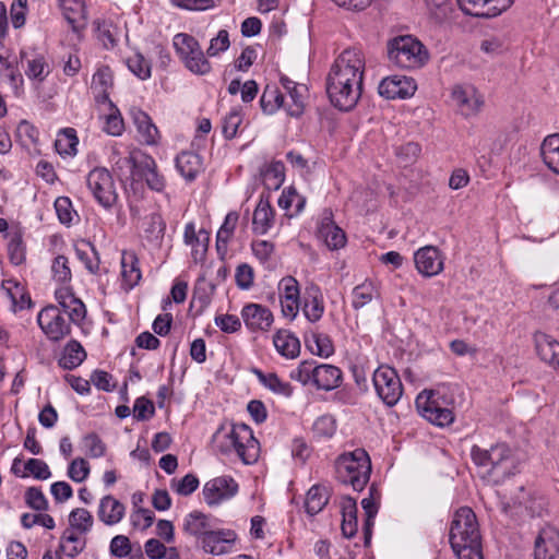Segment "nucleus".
<instances>
[{"mask_svg": "<svg viewBox=\"0 0 559 559\" xmlns=\"http://www.w3.org/2000/svg\"><path fill=\"white\" fill-rule=\"evenodd\" d=\"M365 69V56L357 48L345 49L336 57L326 76V93L335 108H355L361 97Z\"/></svg>", "mask_w": 559, "mask_h": 559, "instance_id": "obj_1", "label": "nucleus"}, {"mask_svg": "<svg viewBox=\"0 0 559 559\" xmlns=\"http://www.w3.org/2000/svg\"><path fill=\"white\" fill-rule=\"evenodd\" d=\"M449 538L459 559H483L478 523L471 508L463 507L454 513Z\"/></svg>", "mask_w": 559, "mask_h": 559, "instance_id": "obj_2", "label": "nucleus"}, {"mask_svg": "<svg viewBox=\"0 0 559 559\" xmlns=\"http://www.w3.org/2000/svg\"><path fill=\"white\" fill-rule=\"evenodd\" d=\"M213 442L222 454L236 453L245 464L255 463L260 455V443L246 424H234L229 429L219 428Z\"/></svg>", "mask_w": 559, "mask_h": 559, "instance_id": "obj_3", "label": "nucleus"}, {"mask_svg": "<svg viewBox=\"0 0 559 559\" xmlns=\"http://www.w3.org/2000/svg\"><path fill=\"white\" fill-rule=\"evenodd\" d=\"M471 457L479 467L490 466L489 473L497 480H503L520 472V461L506 443H497L490 449L473 445Z\"/></svg>", "mask_w": 559, "mask_h": 559, "instance_id": "obj_4", "label": "nucleus"}, {"mask_svg": "<svg viewBox=\"0 0 559 559\" xmlns=\"http://www.w3.org/2000/svg\"><path fill=\"white\" fill-rule=\"evenodd\" d=\"M371 473L370 457L365 449L358 448L344 452L335 461L336 478L354 490L361 491L369 481Z\"/></svg>", "mask_w": 559, "mask_h": 559, "instance_id": "obj_5", "label": "nucleus"}, {"mask_svg": "<svg viewBox=\"0 0 559 559\" xmlns=\"http://www.w3.org/2000/svg\"><path fill=\"white\" fill-rule=\"evenodd\" d=\"M415 403L419 414L436 426L445 427L454 421V400L443 390L424 391Z\"/></svg>", "mask_w": 559, "mask_h": 559, "instance_id": "obj_6", "label": "nucleus"}, {"mask_svg": "<svg viewBox=\"0 0 559 559\" xmlns=\"http://www.w3.org/2000/svg\"><path fill=\"white\" fill-rule=\"evenodd\" d=\"M388 58L402 69H418L428 60L425 46L411 35L396 36L388 41Z\"/></svg>", "mask_w": 559, "mask_h": 559, "instance_id": "obj_7", "label": "nucleus"}, {"mask_svg": "<svg viewBox=\"0 0 559 559\" xmlns=\"http://www.w3.org/2000/svg\"><path fill=\"white\" fill-rule=\"evenodd\" d=\"M173 45L179 59L191 73L206 75L212 71L211 62L192 35L178 33L174 36Z\"/></svg>", "mask_w": 559, "mask_h": 559, "instance_id": "obj_8", "label": "nucleus"}, {"mask_svg": "<svg viewBox=\"0 0 559 559\" xmlns=\"http://www.w3.org/2000/svg\"><path fill=\"white\" fill-rule=\"evenodd\" d=\"M86 186L94 200L104 210L110 211L119 204V193L111 173L105 167H95L86 176Z\"/></svg>", "mask_w": 559, "mask_h": 559, "instance_id": "obj_9", "label": "nucleus"}, {"mask_svg": "<svg viewBox=\"0 0 559 559\" xmlns=\"http://www.w3.org/2000/svg\"><path fill=\"white\" fill-rule=\"evenodd\" d=\"M372 382L378 396L388 406H394L403 394L401 379L394 368L382 365L372 374Z\"/></svg>", "mask_w": 559, "mask_h": 559, "instance_id": "obj_10", "label": "nucleus"}, {"mask_svg": "<svg viewBox=\"0 0 559 559\" xmlns=\"http://www.w3.org/2000/svg\"><path fill=\"white\" fill-rule=\"evenodd\" d=\"M37 322L47 338L52 342L61 341L71 332L66 314L56 306L41 309L37 316Z\"/></svg>", "mask_w": 559, "mask_h": 559, "instance_id": "obj_11", "label": "nucleus"}, {"mask_svg": "<svg viewBox=\"0 0 559 559\" xmlns=\"http://www.w3.org/2000/svg\"><path fill=\"white\" fill-rule=\"evenodd\" d=\"M237 491L238 485L231 477L221 476L205 483L202 492L204 501L212 507L233 498Z\"/></svg>", "mask_w": 559, "mask_h": 559, "instance_id": "obj_12", "label": "nucleus"}, {"mask_svg": "<svg viewBox=\"0 0 559 559\" xmlns=\"http://www.w3.org/2000/svg\"><path fill=\"white\" fill-rule=\"evenodd\" d=\"M467 15L479 17L497 16L511 7L513 0H456Z\"/></svg>", "mask_w": 559, "mask_h": 559, "instance_id": "obj_13", "label": "nucleus"}, {"mask_svg": "<svg viewBox=\"0 0 559 559\" xmlns=\"http://www.w3.org/2000/svg\"><path fill=\"white\" fill-rule=\"evenodd\" d=\"M241 319L251 332H266L274 322L272 311L260 304H248L241 309Z\"/></svg>", "mask_w": 559, "mask_h": 559, "instance_id": "obj_14", "label": "nucleus"}, {"mask_svg": "<svg viewBox=\"0 0 559 559\" xmlns=\"http://www.w3.org/2000/svg\"><path fill=\"white\" fill-rule=\"evenodd\" d=\"M417 86L415 80L405 75L384 78L379 84V94L386 99L407 98L414 95Z\"/></svg>", "mask_w": 559, "mask_h": 559, "instance_id": "obj_15", "label": "nucleus"}, {"mask_svg": "<svg viewBox=\"0 0 559 559\" xmlns=\"http://www.w3.org/2000/svg\"><path fill=\"white\" fill-rule=\"evenodd\" d=\"M452 100L460 112L469 117L476 115L484 104L481 96L472 85H457L452 90Z\"/></svg>", "mask_w": 559, "mask_h": 559, "instance_id": "obj_16", "label": "nucleus"}, {"mask_svg": "<svg viewBox=\"0 0 559 559\" xmlns=\"http://www.w3.org/2000/svg\"><path fill=\"white\" fill-rule=\"evenodd\" d=\"M414 261L417 271L427 277L438 275L443 270V257L433 246L418 249L414 254Z\"/></svg>", "mask_w": 559, "mask_h": 559, "instance_id": "obj_17", "label": "nucleus"}, {"mask_svg": "<svg viewBox=\"0 0 559 559\" xmlns=\"http://www.w3.org/2000/svg\"><path fill=\"white\" fill-rule=\"evenodd\" d=\"M318 238L330 250H337L345 246L346 236L342 228L335 225L331 210H324L318 226Z\"/></svg>", "mask_w": 559, "mask_h": 559, "instance_id": "obj_18", "label": "nucleus"}, {"mask_svg": "<svg viewBox=\"0 0 559 559\" xmlns=\"http://www.w3.org/2000/svg\"><path fill=\"white\" fill-rule=\"evenodd\" d=\"M559 555V531L551 525L544 526L534 545V559H555Z\"/></svg>", "mask_w": 559, "mask_h": 559, "instance_id": "obj_19", "label": "nucleus"}, {"mask_svg": "<svg viewBox=\"0 0 559 559\" xmlns=\"http://www.w3.org/2000/svg\"><path fill=\"white\" fill-rule=\"evenodd\" d=\"M237 539V535L231 530H212L202 539V548L205 552L221 556L228 554L234 543Z\"/></svg>", "mask_w": 559, "mask_h": 559, "instance_id": "obj_20", "label": "nucleus"}, {"mask_svg": "<svg viewBox=\"0 0 559 559\" xmlns=\"http://www.w3.org/2000/svg\"><path fill=\"white\" fill-rule=\"evenodd\" d=\"M280 81L290 99V103H285L287 114L292 117H299L305 109L308 94L307 86L305 84L297 83L285 75H282Z\"/></svg>", "mask_w": 559, "mask_h": 559, "instance_id": "obj_21", "label": "nucleus"}, {"mask_svg": "<svg viewBox=\"0 0 559 559\" xmlns=\"http://www.w3.org/2000/svg\"><path fill=\"white\" fill-rule=\"evenodd\" d=\"M130 115L136 128L139 141L145 145L158 144L160 139L159 131L151 117L140 108H132Z\"/></svg>", "mask_w": 559, "mask_h": 559, "instance_id": "obj_22", "label": "nucleus"}, {"mask_svg": "<svg viewBox=\"0 0 559 559\" xmlns=\"http://www.w3.org/2000/svg\"><path fill=\"white\" fill-rule=\"evenodd\" d=\"M121 287L129 292L134 288L141 277V270L139 266V259L134 251L123 250L121 253Z\"/></svg>", "mask_w": 559, "mask_h": 559, "instance_id": "obj_23", "label": "nucleus"}, {"mask_svg": "<svg viewBox=\"0 0 559 559\" xmlns=\"http://www.w3.org/2000/svg\"><path fill=\"white\" fill-rule=\"evenodd\" d=\"M183 239L192 248L191 255L193 261L195 263L203 261L210 242V233L205 229L197 231L194 224L188 223L185 227Z\"/></svg>", "mask_w": 559, "mask_h": 559, "instance_id": "obj_24", "label": "nucleus"}, {"mask_svg": "<svg viewBox=\"0 0 559 559\" xmlns=\"http://www.w3.org/2000/svg\"><path fill=\"white\" fill-rule=\"evenodd\" d=\"M126 513V507L111 495L103 497L99 501L97 516L106 525L119 523Z\"/></svg>", "mask_w": 559, "mask_h": 559, "instance_id": "obj_25", "label": "nucleus"}, {"mask_svg": "<svg viewBox=\"0 0 559 559\" xmlns=\"http://www.w3.org/2000/svg\"><path fill=\"white\" fill-rule=\"evenodd\" d=\"M62 14L73 31L86 25V8L83 0H58Z\"/></svg>", "mask_w": 559, "mask_h": 559, "instance_id": "obj_26", "label": "nucleus"}, {"mask_svg": "<svg viewBox=\"0 0 559 559\" xmlns=\"http://www.w3.org/2000/svg\"><path fill=\"white\" fill-rule=\"evenodd\" d=\"M314 376L313 386L318 390L331 391L342 382V371L333 365L318 364Z\"/></svg>", "mask_w": 559, "mask_h": 559, "instance_id": "obj_27", "label": "nucleus"}, {"mask_svg": "<svg viewBox=\"0 0 559 559\" xmlns=\"http://www.w3.org/2000/svg\"><path fill=\"white\" fill-rule=\"evenodd\" d=\"M176 168L187 181H193L203 170L202 157L193 152H181L176 157Z\"/></svg>", "mask_w": 559, "mask_h": 559, "instance_id": "obj_28", "label": "nucleus"}, {"mask_svg": "<svg viewBox=\"0 0 559 559\" xmlns=\"http://www.w3.org/2000/svg\"><path fill=\"white\" fill-rule=\"evenodd\" d=\"M273 344L277 353L287 359H294L300 353L298 337L288 330H278L273 336Z\"/></svg>", "mask_w": 559, "mask_h": 559, "instance_id": "obj_29", "label": "nucleus"}, {"mask_svg": "<svg viewBox=\"0 0 559 559\" xmlns=\"http://www.w3.org/2000/svg\"><path fill=\"white\" fill-rule=\"evenodd\" d=\"M342 512V533L346 538H352L356 535L358 528L357 521V503L350 497H343L341 499Z\"/></svg>", "mask_w": 559, "mask_h": 559, "instance_id": "obj_30", "label": "nucleus"}, {"mask_svg": "<svg viewBox=\"0 0 559 559\" xmlns=\"http://www.w3.org/2000/svg\"><path fill=\"white\" fill-rule=\"evenodd\" d=\"M274 223V210L269 200L261 199L253 212L252 226L258 235H265Z\"/></svg>", "mask_w": 559, "mask_h": 559, "instance_id": "obj_31", "label": "nucleus"}, {"mask_svg": "<svg viewBox=\"0 0 559 559\" xmlns=\"http://www.w3.org/2000/svg\"><path fill=\"white\" fill-rule=\"evenodd\" d=\"M252 373L258 378L259 382L273 392L274 394L290 397L293 395V386L289 382L283 381L280 377L274 373H264L258 368L252 369Z\"/></svg>", "mask_w": 559, "mask_h": 559, "instance_id": "obj_32", "label": "nucleus"}, {"mask_svg": "<svg viewBox=\"0 0 559 559\" xmlns=\"http://www.w3.org/2000/svg\"><path fill=\"white\" fill-rule=\"evenodd\" d=\"M140 175L145 179L147 186L157 192L165 188V179L157 173V165L155 160L148 155L140 156Z\"/></svg>", "mask_w": 559, "mask_h": 559, "instance_id": "obj_33", "label": "nucleus"}, {"mask_svg": "<svg viewBox=\"0 0 559 559\" xmlns=\"http://www.w3.org/2000/svg\"><path fill=\"white\" fill-rule=\"evenodd\" d=\"M86 358V352L79 341L71 340L67 343L59 358V366L64 370L79 367Z\"/></svg>", "mask_w": 559, "mask_h": 559, "instance_id": "obj_34", "label": "nucleus"}, {"mask_svg": "<svg viewBox=\"0 0 559 559\" xmlns=\"http://www.w3.org/2000/svg\"><path fill=\"white\" fill-rule=\"evenodd\" d=\"M183 530L186 533L202 539L213 530V525L207 515L193 511L186 516Z\"/></svg>", "mask_w": 559, "mask_h": 559, "instance_id": "obj_35", "label": "nucleus"}, {"mask_svg": "<svg viewBox=\"0 0 559 559\" xmlns=\"http://www.w3.org/2000/svg\"><path fill=\"white\" fill-rule=\"evenodd\" d=\"M81 535L73 530L66 528L60 537L59 551L70 558L80 555L86 547V539Z\"/></svg>", "mask_w": 559, "mask_h": 559, "instance_id": "obj_36", "label": "nucleus"}, {"mask_svg": "<svg viewBox=\"0 0 559 559\" xmlns=\"http://www.w3.org/2000/svg\"><path fill=\"white\" fill-rule=\"evenodd\" d=\"M112 86V74L108 67L98 69L92 78V90L98 103L110 102L109 90Z\"/></svg>", "mask_w": 559, "mask_h": 559, "instance_id": "obj_37", "label": "nucleus"}, {"mask_svg": "<svg viewBox=\"0 0 559 559\" xmlns=\"http://www.w3.org/2000/svg\"><path fill=\"white\" fill-rule=\"evenodd\" d=\"M540 152L547 167L559 174V133L545 138Z\"/></svg>", "mask_w": 559, "mask_h": 559, "instance_id": "obj_38", "label": "nucleus"}, {"mask_svg": "<svg viewBox=\"0 0 559 559\" xmlns=\"http://www.w3.org/2000/svg\"><path fill=\"white\" fill-rule=\"evenodd\" d=\"M260 106L264 114L272 115L280 108H285L284 95L275 85H266L260 98Z\"/></svg>", "mask_w": 559, "mask_h": 559, "instance_id": "obj_39", "label": "nucleus"}, {"mask_svg": "<svg viewBox=\"0 0 559 559\" xmlns=\"http://www.w3.org/2000/svg\"><path fill=\"white\" fill-rule=\"evenodd\" d=\"M352 297V306L358 310L368 305L373 298L379 297V292L372 281L366 280L364 283L354 287Z\"/></svg>", "mask_w": 559, "mask_h": 559, "instance_id": "obj_40", "label": "nucleus"}, {"mask_svg": "<svg viewBox=\"0 0 559 559\" xmlns=\"http://www.w3.org/2000/svg\"><path fill=\"white\" fill-rule=\"evenodd\" d=\"M305 341L311 353L318 356L330 357L334 353L333 342L326 334L312 332Z\"/></svg>", "mask_w": 559, "mask_h": 559, "instance_id": "obj_41", "label": "nucleus"}, {"mask_svg": "<svg viewBox=\"0 0 559 559\" xmlns=\"http://www.w3.org/2000/svg\"><path fill=\"white\" fill-rule=\"evenodd\" d=\"M94 524V519L91 512L84 508L73 509L69 514V527L80 534H87L91 532Z\"/></svg>", "mask_w": 559, "mask_h": 559, "instance_id": "obj_42", "label": "nucleus"}, {"mask_svg": "<svg viewBox=\"0 0 559 559\" xmlns=\"http://www.w3.org/2000/svg\"><path fill=\"white\" fill-rule=\"evenodd\" d=\"M393 150L397 163L405 167L414 164L421 153V146L413 141L396 144Z\"/></svg>", "mask_w": 559, "mask_h": 559, "instance_id": "obj_43", "label": "nucleus"}, {"mask_svg": "<svg viewBox=\"0 0 559 559\" xmlns=\"http://www.w3.org/2000/svg\"><path fill=\"white\" fill-rule=\"evenodd\" d=\"M239 221V214L236 211L227 213L224 223L216 234V247L217 250L226 249L228 241L230 240L235 228Z\"/></svg>", "mask_w": 559, "mask_h": 559, "instance_id": "obj_44", "label": "nucleus"}, {"mask_svg": "<svg viewBox=\"0 0 559 559\" xmlns=\"http://www.w3.org/2000/svg\"><path fill=\"white\" fill-rule=\"evenodd\" d=\"M63 310H61L67 320L73 322L74 324H81V322L85 319L86 308L85 305L76 297H68L66 301H63Z\"/></svg>", "mask_w": 559, "mask_h": 559, "instance_id": "obj_45", "label": "nucleus"}, {"mask_svg": "<svg viewBox=\"0 0 559 559\" xmlns=\"http://www.w3.org/2000/svg\"><path fill=\"white\" fill-rule=\"evenodd\" d=\"M317 368V361L304 360L290 372V378L300 382L302 385H313Z\"/></svg>", "mask_w": 559, "mask_h": 559, "instance_id": "obj_46", "label": "nucleus"}, {"mask_svg": "<svg viewBox=\"0 0 559 559\" xmlns=\"http://www.w3.org/2000/svg\"><path fill=\"white\" fill-rule=\"evenodd\" d=\"M78 143L75 131L66 129L55 141V147L61 156H72L76 153Z\"/></svg>", "mask_w": 559, "mask_h": 559, "instance_id": "obj_47", "label": "nucleus"}, {"mask_svg": "<svg viewBox=\"0 0 559 559\" xmlns=\"http://www.w3.org/2000/svg\"><path fill=\"white\" fill-rule=\"evenodd\" d=\"M306 200L300 195L297 190L293 187L285 189L278 198V206L285 211H289L295 206L294 214H298L302 211Z\"/></svg>", "mask_w": 559, "mask_h": 559, "instance_id": "obj_48", "label": "nucleus"}, {"mask_svg": "<svg viewBox=\"0 0 559 559\" xmlns=\"http://www.w3.org/2000/svg\"><path fill=\"white\" fill-rule=\"evenodd\" d=\"M430 17L442 23L451 17L453 12L450 0H425Z\"/></svg>", "mask_w": 559, "mask_h": 559, "instance_id": "obj_49", "label": "nucleus"}, {"mask_svg": "<svg viewBox=\"0 0 559 559\" xmlns=\"http://www.w3.org/2000/svg\"><path fill=\"white\" fill-rule=\"evenodd\" d=\"M128 69L140 80H147L152 74L151 62L141 53H134L127 59Z\"/></svg>", "mask_w": 559, "mask_h": 559, "instance_id": "obj_50", "label": "nucleus"}, {"mask_svg": "<svg viewBox=\"0 0 559 559\" xmlns=\"http://www.w3.org/2000/svg\"><path fill=\"white\" fill-rule=\"evenodd\" d=\"M328 502V497L323 490L318 486H312L306 498V511L314 515L319 513Z\"/></svg>", "mask_w": 559, "mask_h": 559, "instance_id": "obj_51", "label": "nucleus"}, {"mask_svg": "<svg viewBox=\"0 0 559 559\" xmlns=\"http://www.w3.org/2000/svg\"><path fill=\"white\" fill-rule=\"evenodd\" d=\"M51 274L57 283L66 284L71 282L72 273L67 257L60 254L52 260Z\"/></svg>", "mask_w": 559, "mask_h": 559, "instance_id": "obj_52", "label": "nucleus"}, {"mask_svg": "<svg viewBox=\"0 0 559 559\" xmlns=\"http://www.w3.org/2000/svg\"><path fill=\"white\" fill-rule=\"evenodd\" d=\"M49 72V66L46 62L45 57L36 56L35 58L27 61V69L25 70V74L28 79L38 80L41 82L46 79Z\"/></svg>", "mask_w": 559, "mask_h": 559, "instance_id": "obj_53", "label": "nucleus"}, {"mask_svg": "<svg viewBox=\"0 0 559 559\" xmlns=\"http://www.w3.org/2000/svg\"><path fill=\"white\" fill-rule=\"evenodd\" d=\"M55 210L58 219L63 225H71L76 212L73 209L72 201L68 197H59L55 201Z\"/></svg>", "mask_w": 559, "mask_h": 559, "instance_id": "obj_54", "label": "nucleus"}, {"mask_svg": "<svg viewBox=\"0 0 559 559\" xmlns=\"http://www.w3.org/2000/svg\"><path fill=\"white\" fill-rule=\"evenodd\" d=\"M264 180L270 187L280 188L285 179V167L282 162H272L263 171Z\"/></svg>", "mask_w": 559, "mask_h": 559, "instance_id": "obj_55", "label": "nucleus"}, {"mask_svg": "<svg viewBox=\"0 0 559 559\" xmlns=\"http://www.w3.org/2000/svg\"><path fill=\"white\" fill-rule=\"evenodd\" d=\"M242 122L240 108H233L223 119V134L226 139H234L238 132V128Z\"/></svg>", "mask_w": 559, "mask_h": 559, "instance_id": "obj_56", "label": "nucleus"}, {"mask_svg": "<svg viewBox=\"0 0 559 559\" xmlns=\"http://www.w3.org/2000/svg\"><path fill=\"white\" fill-rule=\"evenodd\" d=\"M38 135V130L26 120H22L16 128V136L24 146L37 144Z\"/></svg>", "mask_w": 559, "mask_h": 559, "instance_id": "obj_57", "label": "nucleus"}, {"mask_svg": "<svg viewBox=\"0 0 559 559\" xmlns=\"http://www.w3.org/2000/svg\"><path fill=\"white\" fill-rule=\"evenodd\" d=\"M90 464L83 457L74 459L68 467V476L75 483L84 481L90 475Z\"/></svg>", "mask_w": 559, "mask_h": 559, "instance_id": "obj_58", "label": "nucleus"}, {"mask_svg": "<svg viewBox=\"0 0 559 559\" xmlns=\"http://www.w3.org/2000/svg\"><path fill=\"white\" fill-rule=\"evenodd\" d=\"M85 453L91 457H100L106 452V444L96 433H88L82 441Z\"/></svg>", "mask_w": 559, "mask_h": 559, "instance_id": "obj_59", "label": "nucleus"}, {"mask_svg": "<svg viewBox=\"0 0 559 559\" xmlns=\"http://www.w3.org/2000/svg\"><path fill=\"white\" fill-rule=\"evenodd\" d=\"M230 46L229 34L226 29L218 31L217 35L210 40L206 49L207 57H216L226 51Z\"/></svg>", "mask_w": 559, "mask_h": 559, "instance_id": "obj_60", "label": "nucleus"}, {"mask_svg": "<svg viewBox=\"0 0 559 559\" xmlns=\"http://www.w3.org/2000/svg\"><path fill=\"white\" fill-rule=\"evenodd\" d=\"M109 105L112 111L106 117L104 131L109 135L118 136L124 129L123 119L111 102H109Z\"/></svg>", "mask_w": 559, "mask_h": 559, "instance_id": "obj_61", "label": "nucleus"}, {"mask_svg": "<svg viewBox=\"0 0 559 559\" xmlns=\"http://www.w3.org/2000/svg\"><path fill=\"white\" fill-rule=\"evenodd\" d=\"M199 479L193 474H187L181 479L171 480V488L180 496H189L199 487Z\"/></svg>", "mask_w": 559, "mask_h": 559, "instance_id": "obj_62", "label": "nucleus"}, {"mask_svg": "<svg viewBox=\"0 0 559 559\" xmlns=\"http://www.w3.org/2000/svg\"><path fill=\"white\" fill-rule=\"evenodd\" d=\"M115 169L121 176H132L135 169H140V158L136 155L120 156L115 162Z\"/></svg>", "mask_w": 559, "mask_h": 559, "instance_id": "obj_63", "label": "nucleus"}, {"mask_svg": "<svg viewBox=\"0 0 559 559\" xmlns=\"http://www.w3.org/2000/svg\"><path fill=\"white\" fill-rule=\"evenodd\" d=\"M25 501L34 510L46 511L48 509V501L39 488H28L25 492Z\"/></svg>", "mask_w": 559, "mask_h": 559, "instance_id": "obj_64", "label": "nucleus"}]
</instances>
